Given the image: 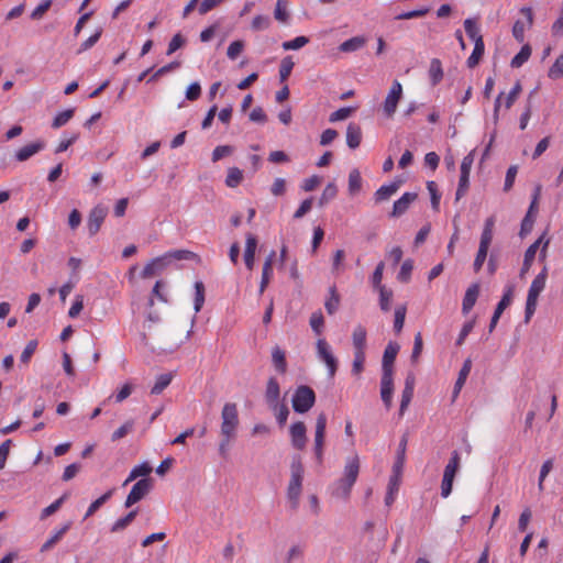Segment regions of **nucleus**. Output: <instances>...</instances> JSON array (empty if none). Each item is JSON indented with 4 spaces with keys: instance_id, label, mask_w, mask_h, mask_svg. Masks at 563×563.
I'll return each instance as SVG.
<instances>
[{
    "instance_id": "e433bc0d",
    "label": "nucleus",
    "mask_w": 563,
    "mask_h": 563,
    "mask_svg": "<svg viewBox=\"0 0 563 563\" xmlns=\"http://www.w3.org/2000/svg\"><path fill=\"white\" fill-rule=\"evenodd\" d=\"M531 48L529 45H523L518 54L514 56L510 62L512 68L521 67L530 57Z\"/></svg>"
},
{
    "instance_id": "f704fd0d",
    "label": "nucleus",
    "mask_w": 563,
    "mask_h": 563,
    "mask_svg": "<svg viewBox=\"0 0 563 563\" xmlns=\"http://www.w3.org/2000/svg\"><path fill=\"white\" fill-rule=\"evenodd\" d=\"M512 296H514V286H511V285L507 286L500 301L497 303V307H496L494 313L501 316L504 310L511 303Z\"/></svg>"
},
{
    "instance_id": "20e7f679",
    "label": "nucleus",
    "mask_w": 563,
    "mask_h": 563,
    "mask_svg": "<svg viewBox=\"0 0 563 563\" xmlns=\"http://www.w3.org/2000/svg\"><path fill=\"white\" fill-rule=\"evenodd\" d=\"M221 437H235L239 427L238 407L234 402H227L221 411Z\"/></svg>"
},
{
    "instance_id": "0eeeda50",
    "label": "nucleus",
    "mask_w": 563,
    "mask_h": 563,
    "mask_svg": "<svg viewBox=\"0 0 563 563\" xmlns=\"http://www.w3.org/2000/svg\"><path fill=\"white\" fill-rule=\"evenodd\" d=\"M317 356L328 368V375L333 378L338 371V360L333 355L330 344L324 339H319L316 344Z\"/></svg>"
},
{
    "instance_id": "603ef678",
    "label": "nucleus",
    "mask_w": 563,
    "mask_h": 563,
    "mask_svg": "<svg viewBox=\"0 0 563 563\" xmlns=\"http://www.w3.org/2000/svg\"><path fill=\"white\" fill-rule=\"evenodd\" d=\"M398 492V481L396 476L389 479L388 489L385 496V505L390 506L395 501V495Z\"/></svg>"
},
{
    "instance_id": "6ab92c4d",
    "label": "nucleus",
    "mask_w": 563,
    "mask_h": 563,
    "mask_svg": "<svg viewBox=\"0 0 563 563\" xmlns=\"http://www.w3.org/2000/svg\"><path fill=\"white\" fill-rule=\"evenodd\" d=\"M280 388L277 379L275 377H271L267 382L266 390H265V400L268 407L280 404L279 401Z\"/></svg>"
},
{
    "instance_id": "dca6fc26",
    "label": "nucleus",
    "mask_w": 563,
    "mask_h": 563,
    "mask_svg": "<svg viewBox=\"0 0 563 563\" xmlns=\"http://www.w3.org/2000/svg\"><path fill=\"white\" fill-rule=\"evenodd\" d=\"M45 145V142L41 140L26 144L15 152L14 157L18 162H25L35 154H37L38 152H41L42 150H44Z\"/></svg>"
},
{
    "instance_id": "052dcab7",
    "label": "nucleus",
    "mask_w": 563,
    "mask_h": 563,
    "mask_svg": "<svg viewBox=\"0 0 563 563\" xmlns=\"http://www.w3.org/2000/svg\"><path fill=\"white\" fill-rule=\"evenodd\" d=\"M384 268V262H379L372 275V285L376 290L380 289V287H385L384 285H382Z\"/></svg>"
},
{
    "instance_id": "4468645a",
    "label": "nucleus",
    "mask_w": 563,
    "mask_h": 563,
    "mask_svg": "<svg viewBox=\"0 0 563 563\" xmlns=\"http://www.w3.org/2000/svg\"><path fill=\"white\" fill-rule=\"evenodd\" d=\"M394 393V379L393 374L386 373L382 374L380 379V397L387 409L391 407Z\"/></svg>"
},
{
    "instance_id": "13d9d810",
    "label": "nucleus",
    "mask_w": 563,
    "mask_h": 563,
    "mask_svg": "<svg viewBox=\"0 0 563 563\" xmlns=\"http://www.w3.org/2000/svg\"><path fill=\"white\" fill-rule=\"evenodd\" d=\"M271 26V19L267 15H256L251 24L253 31H264Z\"/></svg>"
},
{
    "instance_id": "37998d69",
    "label": "nucleus",
    "mask_w": 563,
    "mask_h": 563,
    "mask_svg": "<svg viewBox=\"0 0 563 563\" xmlns=\"http://www.w3.org/2000/svg\"><path fill=\"white\" fill-rule=\"evenodd\" d=\"M308 43H309V37L301 35V36L295 37L294 40L284 42L282 44V47L285 51H295V49H300L301 47H303Z\"/></svg>"
},
{
    "instance_id": "473e14b6",
    "label": "nucleus",
    "mask_w": 563,
    "mask_h": 563,
    "mask_svg": "<svg viewBox=\"0 0 563 563\" xmlns=\"http://www.w3.org/2000/svg\"><path fill=\"white\" fill-rule=\"evenodd\" d=\"M243 180V172L238 167H231L228 169V175L225 178V185L229 188L238 187Z\"/></svg>"
},
{
    "instance_id": "6e6d98bb",
    "label": "nucleus",
    "mask_w": 563,
    "mask_h": 563,
    "mask_svg": "<svg viewBox=\"0 0 563 563\" xmlns=\"http://www.w3.org/2000/svg\"><path fill=\"white\" fill-rule=\"evenodd\" d=\"M354 108L351 107H344L340 108L336 111L332 112L329 117L330 122H338L347 119L353 112Z\"/></svg>"
},
{
    "instance_id": "774afa93",
    "label": "nucleus",
    "mask_w": 563,
    "mask_h": 563,
    "mask_svg": "<svg viewBox=\"0 0 563 563\" xmlns=\"http://www.w3.org/2000/svg\"><path fill=\"white\" fill-rule=\"evenodd\" d=\"M563 76V54L560 55L549 70V77L559 78Z\"/></svg>"
},
{
    "instance_id": "1a4fd4ad",
    "label": "nucleus",
    "mask_w": 563,
    "mask_h": 563,
    "mask_svg": "<svg viewBox=\"0 0 563 563\" xmlns=\"http://www.w3.org/2000/svg\"><path fill=\"white\" fill-rule=\"evenodd\" d=\"M325 428H327V416H325V413L321 412L317 417V421H316L314 448H313L316 460L319 464H321L322 460H323V445H324Z\"/></svg>"
},
{
    "instance_id": "58836bf2",
    "label": "nucleus",
    "mask_w": 563,
    "mask_h": 563,
    "mask_svg": "<svg viewBox=\"0 0 563 563\" xmlns=\"http://www.w3.org/2000/svg\"><path fill=\"white\" fill-rule=\"evenodd\" d=\"M338 195V187L334 183H329L322 191L321 197L319 198V206L323 207L333 200Z\"/></svg>"
},
{
    "instance_id": "a19ab883",
    "label": "nucleus",
    "mask_w": 563,
    "mask_h": 563,
    "mask_svg": "<svg viewBox=\"0 0 563 563\" xmlns=\"http://www.w3.org/2000/svg\"><path fill=\"white\" fill-rule=\"evenodd\" d=\"M172 374H162L156 378L154 386L151 389V394L159 395L172 382Z\"/></svg>"
},
{
    "instance_id": "09e8293b",
    "label": "nucleus",
    "mask_w": 563,
    "mask_h": 563,
    "mask_svg": "<svg viewBox=\"0 0 563 563\" xmlns=\"http://www.w3.org/2000/svg\"><path fill=\"white\" fill-rule=\"evenodd\" d=\"M330 298L325 301L324 303V307H325V310L329 314H333L338 308H339V303H340V297L339 295L336 294V290L334 287H331L330 288Z\"/></svg>"
},
{
    "instance_id": "c85d7f7f",
    "label": "nucleus",
    "mask_w": 563,
    "mask_h": 563,
    "mask_svg": "<svg viewBox=\"0 0 563 563\" xmlns=\"http://www.w3.org/2000/svg\"><path fill=\"white\" fill-rule=\"evenodd\" d=\"M485 45L483 38H478L476 42H474V48L471 54V56L467 58V66L470 68H474L478 65L481 58L484 55Z\"/></svg>"
},
{
    "instance_id": "f257e3e1",
    "label": "nucleus",
    "mask_w": 563,
    "mask_h": 563,
    "mask_svg": "<svg viewBox=\"0 0 563 563\" xmlns=\"http://www.w3.org/2000/svg\"><path fill=\"white\" fill-rule=\"evenodd\" d=\"M361 468L358 455H353L346 459L342 477L335 481L331 486V494L333 497L342 500H347L351 490L357 481Z\"/></svg>"
},
{
    "instance_id": "bb28decb",
    "label": "nucleus",
    "mask_w": 563,
    "mask_h": 563,
    "mask_svg": "<svg viewBox=\"0 0 563 563\" xmlns=\"http://www.w3.org/2000/svg\"><path fill=\"white\" fill-rule=\"evenodd\" d=\"M166 266L167 265H165L164 258L158 256L145 265L141 275L143 278H150L161 273Z\"/></svg>"
},
{
    "instance_id": "338daca9",
    "label": "nucleus",
    "mask_w": 563,
    "mask_h": 563,
    "mask_svg": "<svg viewBox=\"0 0 563 563\" xmlns=\"http://www.w3.org/2000/svg\"><path fill=\"white\" fill-rule=\"evenodd\" d=\"M233 147L231 145H219L212 152V161L218 162L225 156L231 155Z\"/></svg>"
},
{
    "instance_id": "7ed1b4c3",
    "label": "nucleus",
    "mask_w": 563,
    "mask_h": 563,
    "mask_svg": "<svg viewBox=\"0 0 563 563\" xmlns=\"http://www.w3.org/2000/svg\"><path fill=\"white\" fill-rule=\"evenodd\" d=\"M548 278V268L547 266L543 267V269L536 276V278L532 280L527 296L526 301V309H525V321L529 322L531 317L536 312L538 298L540 294L545 288V283Z\"/></svg>"
},
{
    "instance_id": "9b49d317",
    "label": "nucleus",
    "mask_w": 563,
    "mask_h": 563,
    "mask_svg": "<svg viewBox=\"0 0 563 563\" xmlns=\"http://www.w3.org/2000/svg\"><path fill=\"white\" fill-rule=\"evenodd\" d=\"M108 214V208L101 205L96 206L89 213L87 228L89 234L92 236L98 233Z\"/></svg>"
},
{
    "instance_id": "393cba45",
    "label": "nucleus",
    "mask_w": 563,
    "mask_h": 563,
    "mask_svg": "<svg viewBox=\"0 0 563 563\" xmlns=\"http://www.w3.org/2000/svg\"><path fill=\"white\" fill-rule=\"evenodd\" d=\"M367 332L365 327L357 324L352 333V342L354 351L365 352Z\"/></svg>"
},
{
    "instance_id": "bf43d9fd",
    "label": "nucleus",
    "mask_w": 563,
    "mask_h": 563,
    "mask_svg": "<svg viewBox=\"0 0 563 563\" xmlns=\"http://www.w3.org/2000/svg\"><path fill=\"white\" fill-rule=\"evenodd\" d=\"M324 324V319L321 311H316L310 317V327L317 333L321 334Z\"/></svg>"
},
{
    "instance_id": "9d476101",
    "label": "nucleus",
    "mask_w": 563,
    "mask_h": 563,
    "mask_svg": "<svg viewBox=\"0 0 563 563\" xmlns=\"http://www.w3.org/2000/svg\"><path fill=\"white\" fill-rule=\"evenodd\" d=\"M152 486L153 484L151 478H142L137 481L129 493L124 506L129 508L142 500L151 492Z\"/></svg>"
},
{
    "instance_id": "6e6552de",
    "label": "nucleus",
    "mask_w": 563,
    "mask_h": 563,
    "mask_svg": "<svg viewBox=\"0 0 563 563\" xmlns=\"http://www.w3.org/2000/svg\"><path fill=\"white\" fill-rule=\"evenodd\" d=\"M401 97L402 86L398 80H394L383 104V111L387 118H391L395 114Z\"/></svg>"
},
{
    "instance_id": "864d4df0",
    "label": "nucleus",
    "mask_w": 563,
    "mask_h": 563,
    "mask_svg": "<svg viewBox=\"0 0 563 563\" xmlns=\"http://www.w3.org/2000/svg\"><path fill=\"white\" fill-rule=\"evenodd\" d=\"M464 29L467 36L472 41L476 42L478 38H483L482 35L479 34V29L477 27L476 23L473 20L466 19L464 21Z\"/></svg>"
},
{
    "instance_id": "39448f33",
    "label": "nucleus",
    "mask_w": 563,
    "mask_h": 563,
    "mask_svg": "<svg viewBox=\"0 0 563 563\" xmlns=\"http://www.w3.org/2000/svg\"><path fill=\"white\" fill-rule=\"evenodd\" d=\"M461 465V456L457 451H453L448 464L444 467L442 483H441V496L448 498L452 492L454 477Z\"/></svg>"
},
{
    "instance_id": "8fccbe9b",
    "label": "nucleus",
    "mask_w": 563,
    "mask_h": 563,
    "mask_svg": "<svg viewBox=\"0 0 563 563\" xmlns=\"http://www.w3.org/2000/svg\"><path fill=\"white\" fill-rule=\"evenodd\" d=\"M65 499H66V495H63L62 497L56 499L53 504H51L49 506L45 507L42 510L41 515H40V519L44 520L47 517L54 515L62 507V505L65 501Z\"/></svg>"
},
{
    "instance_id": "412c9836",
    "label": "nucleus",
    "mask_w": 563,
    "mask_h": 563,
    "mask_svg": "<svg viewBox=\"0 0 563 563\" xmlns=\"http://www.w3.org/2000/svg\"><path fill=\"white\" fill-rule=\"evenodd\" d=\"M362 141V129L358 124L351 122L346 128V144L350 148L355 150Z\"/></svg>"
},
{
    "instance_id": "b1692460",
    "label": "nucleus",
    "mask_w": 563,
    "mask_h": 563,
    "mask_svg": "<svg viewBox=\"0 0 563 563\" xmlns=\"http://www.w3.org/2000/svg\"><path fill=\"white\" fill-rule=\"evenodd\" d=\"M543 236H540L534 243H532L525 252V258L522 267L520 269V276H523L531 267L534 260L536 253L542 243Z\"/></svg>"
},
{
    "instance_id": "f03ea898",
    "label": "nucleus",
    "mask_w": 563,
    "mask_h": 563,
    "mask_svg": "<svg viewBox=\"0 0 563 563\" xmlns=\"http://www.w3.org/2000/svg\"><path fill=\"white\" fill-rule=\"evenodd\" d=\"M305 468L299 455L292 456L290 463V479L287 486V498L291 509L296 510L299 506V498L302 489Z\"/></svg>"
},
{
    "instance_id": "f3484780",
    "label": "nucleus",
    "mask_w": 563,
    "mask_h": 563,
    "mask_svg": "<svg viewBox=\"0 0 563 563\" xmlns=\"http://www.w3.org/2000/svg\"><path fill=\"white\" fill-rule=\"evenodd\" d=\"M71 525L73 522L71 521H66L65 523H63L57 530H55L52 536L42 544L41 547V552H47L49 551L51 549H53V547L58 543L63 537L65 536V533L71 528Z\"/></svg>"
},
{
    "instance_id": "e2e57ef3",
    "label": "nucleus",
    "mask_w": 563,
    "mask_h": 563,
    "mask_svg": "<svg viewBox=\"0 0 563 563\" xmlns=\"http://www.w3.org/2000/svg\"><path fill=\"white\" fill-rule=\"evenodd\" d=\"M470 175L460 174L459 186L455 192V201H459L467 191Z\"/></svg>"
},
{
    "instance_id": "0e129e2a",
    "label": "nucleus",
    "mask_w": 563,
    "mask_h": 563,
    "mask_svg": "<svg viewBox=\"0 0 563 563\" xmlns=\"http://www.w3.org/2000/svg\"><path fill=\"white\" fill-rule=\"evenodd\" d=\"M133 427H134L133 420L126 421L124 424H122L119 429H117L112 433L111 440L112 441H118V440L124 438L129 432L132 431Z\"/></svg>"
},
{
    "instance_id": "ddd939ff",
    "label": "nucleus",
    "mask_w": 563,
    "mask_h": 563,
    "mask_svg": "<svg viewBox=\"0 0 563 563\" xmlns=\"http://www.w3.org/2000/svg\"><path fill=\"white\" fill-rule=\"evenodd\" d=\"M399 344L396 342H389L387 346L385 347L384 355H383V362H382V374H393V366L394 362L396 360V356L399 352Z\"/></svg>"
},
{
    "instance_id": "cd10ccee",
    "label": "nucleus",
    "mask_w": 563,
    "mask_h": 563,
    "mask_svg": "<svg viewBox=\"0 0 563 563\" xmlns=\"http://www.w3.org/2000/svg\"><path fill=\"white\" fill-rule=\"evenodd\" d=\"M366 44L364 36H354L340 44L339 49L343 53H352L361 49Z\"/></svg>"
},
{
    "instance_id": "423d86ee",
    "label": "nucleus",
    "mask_w": 563,
    "mask_h": 563,
    "mask_svg": "<svg viewBox=\"0 0 563 563\" xmlns=\"http://www.w3.org/2000/svg\"><path fill=\"white\" fill-rule=\"evenodd\" d=\"M316 401L313 389L307 385L299 386L292 396V408L298 413L309 411Z\"/></svg>"
},
{
    "instance_id": "aec40b11",
    "label": "nucleus",
    "mask_w": 563,
    "mask_h": 563,
    "mask_svg": "<svg viewBox=\"0 0 563 563\" xmlns=\"http://www.w3.org/2000/svg\"><path fill=\"white\" fill-rule=\"evenodd\" d=\"M399 187H400V181H393L388 185H384V186L379 187L374 194L375 202L379 203V202L389 200L390 197L397 192Z\"/></svg>"
},
{
    "instance_id": "680f3d73",
    "label": "nucleus",
    "mask_w": 563,
    "mask_h": 563,
    "mask_svg": "<svg viewBox=\"0 0 563 563\" xmlns=\"http://www.w3.org/2000/svg\"><path fill=\"white\" fill-rule=\"evenodd\" d=\"M36 347H37V341L36 340L29 341L26 346L24 347L21 356H20V362L23 363V364H27L30 362L32 355L36 351Z\"/></svg>"
},
{
    "instance_id": "c756f323",
    "label": "nucleus",
    "mask_w": 563,
    "mask_h": 563,
    "mask_svg": "<svg viewBox=\"0 0 563 563\" xmlns=\"http://www.w3.org/2000/svg\"><path fill=\"white\" fill-rule=\"evenodd\" d=\"M272 361L273 364L280 374H284L287 369V362L285 352L279 347L275 346L272 351Z\"/></svg>"
},
{
    "instance_id": "72a5a7b5",
    "label": "nucleus",
    "mask_w": 563,
    "mask_h": 563,
    "mask_svg": "<svg viewBox=\"0 0 563 563\" xmlns=\"http://www.w3.org/2000/svg\"><path fill=\"white\" fill-rule=\"evenodd\" d=\"M379 292V308L384 312H388L390 310V303L393 300V290L387 287H380L377 290Z\"/></svg>"
},
{
    "instance_id": "ea45409f",
    "label": "nucleus",
    "mask_w": 563,
    "mask_h": 563,
    "mask_svg": "<svg viewBox=\"0 0 563 563\" xmlns=\"http://www.w3.org/2000/svg\"><path fill=\"white\" fill-rule=\"evenodd\" d=\"M137 510L130 511L123 518L118 519L111 527V532H119L124 530L136 517Z\"/></svg>"
},
{
    "instance_id": "5fc2aeb1",
    "label": "nucleus",
    "mask_w": 563,
    "mask_h": 563,
    "mask_svg": "<svg viewBox=\"0 0 563 563\" xmlns=\"http://www.w3.org/2000/svg\"><path fill=\"white\" fill-rule=\"evenodd\" d=\"M53 3V0H43L30 14L32 20H41L43 15L48 11Z\"/></svg>"
},
{
    "instance_id": "5701e85b",
    "label": "nucleus",
    "mask_w": 563,
    "mask_h": 563,
    "mask_svg": "<svg viewBox=\"0 0 563 563\" xmlns=\"http://www.w3.org/2000/svg\"><path fill=\"white\" fill-rule=\"evenodd\" d=\"M197 257V254L188 251V250H175L169 251L162 255V258H164L165 265H169L173 261H189L195 260Z\"/></svg>"
},
{
    "instance_id": "a211bd4d",
    "label": "nucleus",
    "mask_w": 563,
    "mask_h": 563,
    "mask_svg": "<svg viewBox=\"0 0 563 563\" xmlns=\"http://www.w3.org/2000/svg\"><path fill=\"white\" fill-rule=\"evenodd\" d=\"M257 249V239L252 233L246 234L244 262L246 267L251 271L254 267L255 253Z\"/></svg>"
},
{
    "instance_id": "2eb2a0df",
    "label": "nucleus",
    "mask_w": 563,
    "mask_h": 563,
    "mask_svg": "<svg viewBox=\"0 0 563 563\" xmlns=\"http://www.w3.org/2000/svg\"><path fill=\"white\" fill-rule=\"evenodd\" d=\"M416 192H405L398 200L394 202L390 217L398 218L402 216L410 207V205L417 199Z\"/></svg>"
},
{
    "instance_id": "2f4dec72",
    "label": "nucleus",
    "mask_w": 563,
    "mask_h": 563,
    "mask_svg": "<svg viewBox=\"0 0 563 563\" xmlns=\"http://www.w3.org/2000/svg\"><path fill=\"white\" fill-rule=\"evenodd\" d=\"M362 189V177L358 169H352L349 174V194L357 195Z\"/></svg>"
},
{
    "instance_id": "3c124183",
    "label": "nucleus",
    "mask_w": 563,
    "mask_h": 563,
    "mask_svg": "<svg viewBox=\"0 0 563 563\" xmlns=\"http://www.w3.org/2000/svg\"><path fill=\"white\" fill-rule=\"evenodd\" d=\"M286 4H287L286 0H277L275 11H274L275 19L283 23H286L289 18L287 9H286Z\"/></svg>"
},
{
    "instance_id": "f8f14e48",
    "label": "nucleus",
    "mask_w": 563,
    "mask_h": 563,
    "mask_svg": "<svg viewBox=\"0 0 563 563\" xmlns=\"http://www.w3.org/2000/svg\"><path fill=\"white\" fill-rule=\"evenodd\" d=\"M306 426L302 421H297L290 426L291 444L297 450H303L307 443Z\"/></svg>"
},
{
    "instance_id": "4d7b16f0",
    "label": "nucleus",
    "mask_w": 563,
    "mask_h": 563,
    "mask_svg": "<svg viewBox=\"0 0 563 563\" xmlns=\"http://www.w3.org/2000/svg\"><path fill=\"white\" fill-rule=\"evenodd\" d=\"M365 352L354 351V360L352 364V373L358 375L364 369Z\"/></svg>"
},
{
    "instance_id": "de8ad7c7",
    "label": "nucleus",
    "mask_w": 563,
    "mask_h": 563,
    "mask_svg": "<svg viewBox=\"0 0 563 563\" xmlns=\"http://www.w3.org/2000/svg\"><path fill=\"white\" fill-rule=\"evenodd\" d=\"M413 269L412 260H406L400 267V271L397 275V279L401 283H408L411 277V272Z\"/></svg>"
},
{
    "instance_id": "4be33fe9",
    "label": "nucleus",
    "mask_w": 563,
    "mask_h": 563,
    "mask_svg": "<svg viewBox=\"0 0 563 563\" xmlns=\"http://www.w3.org/2000/svg\"><path fill=\"white\" fill-rule=\"evenodd\" d=\"M478 294H479V285L478 284H473L466 289V292H465L463 301H462L463 313H468L472 310V308L476 303Z\"/></svg>"
},
{
    "instance_id": "4c0bfd02",
    "label": "nucleus",
    "mask_w": 563,
    "mask_h": 563,
    "mask_svg": "<svg viewBox=\"0 0 563 563\" xmlns=\"http://www.w3.org/2000/svg\"><path fill=\"white\" fill-rule=\"evenodd\" d=\"M112 494H113V489H109L107 493H104L102 496H100L98 499H96L93 503H91L87 509V512H86L84 519H87L90 516H92L103 504H106L110 499Z\"/></svg>"
},
{
    "instance_id": "a878e982",
    "label": "nucleus",
    "mask_w": 563,
    "mask_h": 563,
    "mask_svg": "<svg viewBox=\"0 0 563 563\" xmlns=\"http://www.w3.org/2000/svg\"><path fill=\"white\" fill-rule=\"evenodd\" d=\"M494 225H495V218L489 217L485 220L484 229L481 235L479 240V246L483 249H488L490 246V243L493 241V232H494Z\"/></svg>"
},
{
    "instance_id": "69168bd1",
    "label": "nucleus",
    "mask_w": 563,
    "mask_h": 563,
    "mask_svg": "<svg viewBox=\"0 0 563 563\" xmlns=\"http://www.w3.org/2000/svg\"><path fill=\"white\" fill-rule=\"evenodd\" d=\"M244 48V43L242 41H233L229 47H228V51H227V56L231 59V60H234L238 58V56L242 53Z\"/></svg>"
},
{
    "instance_id": "49530a36",
    "label": "nucleus",
    "mask_w": 563,
    "mask_h": 563,
    "mask_svg": "<svg viewBox=\"0 0 563 563\" xmlns=\"http://www.w3.org/2000/svg\"><path fill=\"white\" fill-rule=\"evenodd\" d=\"M74 109H67L62 112H59L53 120L52 126L54 129H58L63 125H65L73 117H74Z\"/></svg>"
},
{
    "instance_id": "c9c22d12",
    "label": "nucleus",
    "mask_w": 563,
    "mask_h": 563,
    "mask_svg": "<svg viewBox=\"0 0 563 563\" xmlns=\"http://www.w3.org/2000/svg\"><path fill=\"white\" fill-rule=\"evenodd\" d=\"M195 300L194 309L195 312H199L205 303V285L201 280L195 283Z\"/></svg>"
},
{
    "instance_id": "c03bdc74",
    "label": "nucleus",
    "mask_w": 563,
    "mask_h": 563,
    "mask_svg": "<svg viewBox=\"0 0 563 563\" xmlns=\"http://www.w3.org/2000/svg\"><path fill=\"white\" fill-rule=\"evenodd\" d=\"M295 64L290 56H286L282 59L280 66H279V78L280 81L287 80V78L290 76L291 70L294 68Z\"/></svg>"
},
{
    "instance_id": "79ce46f5",
    "label": "nucleus",
    "mask_w": 563,
    "mask_h": 563,
    "mask_svg": "<svg viewBox=\"0 0 563 563\" xmlns=\"http://www.w3.org/2000/svg\"><path fill=\"white\" fill-rule=\"evenodd\" d=\"M269 409L274 412L277 422L280 426H284L289 416V409H288L287 405L284 402H280V404H277L276 407L275 406L269 407Z\"/></svg>"
},
{
    "instance_id": "7c9ffc66",
    "label": "nucleus",
    "mask_w": 563,
    "mask_h": 563,
    "mask_svg": "<svg viewBox=\"0 0 563 563\" xmlns=\"http://www.w3.org/2000/svg\"><path fill=\"white\" fill-rule=\"evenodd\" d=\"M429 76L433 86L438 85L443 78L442 63L438 58L431 59Z\"/></svg>"
},
{
    "instance_id": "a18cd8bd",
    "label": "nucleus",
    "mask_w": 563,
    "mask_h": 563,
    "mask_svg": "<svg viewBox=\"0 0 563 563\" xmlns=\"http://www.w3.org/2000/svg\"><path fill=\"white\" fill-rule=\"evenodd\" d=\"M406 306H398L395 310L394 330L396 333H400L406 318Z\"/></svg>"
}]
</instances>
